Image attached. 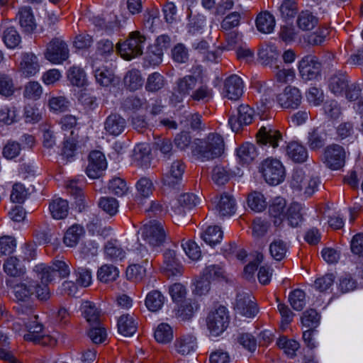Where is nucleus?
Segmentation results:
<instances>
[{
    "label": "nucleus",
    "mask_w": 363,
    "mask_h": 363,
    "mask_svg": "<svg viewBox=\"0 0 363 363\" xmlns=\"http://www.w3.org/2000/svg\"><path fill=\"white\" fill-rule=\"evenodd\" d=\"M224 149L223 138L216 133H211L203 139H196L191 146L193 156L201 162L220 157Z\"/></svg>",
    "instance_id": "f257e3e1"
},
{
    "label": "nucleus",
    "mask_w": 363,
    "mask_h": 363,
    "mask_svg": "<svg viewBox=\"0 0 363 363\" xmlns=\"http://www.w3.org/2000/svg\"><path fill=\"white\" fill-rule=\"evenodd\" d=\"M145 40V37L140 31H133L125 41L117 43L116 49L123 59L130 60L143 54Z\"/></svg>",
    "instance_id": "f03ea898"
},
{
    "label": "nucleus",
    "mask_w": 363,
    "mask_h": 363,
    "mask_svg": "<svg viewBox=\"0 0 363 363\" xmlns=\"http://www.w3.org/2000/svg\"><path fill=\"white\" fill-rule=\"evenodd\" d=\"M260 172L267 183L277 185L281 183L286 176L285 168L277 159L269 157L260 166Z\"/></svg>",
    "instance_id": "7ed1b4c3"
},
{
    "label": "nucleus",
    "mask_w": 363,
    "mask_h": 363,
    "mask_svg": "<svg viewBox=\"0 0 363 363\" xmlns=\"http://www.w3.org/2000/svg\"><path fill=\"white\" fill-rule=\"evenodd\" d=\"M229 323V316L227 308L219 306L212 310L206 318L207 328L212 336L217 337L223 333L227 328Z\"/></svg>",
    "instance_id": "20e7f679"
},
{
    "label": "nucleus",
    "mask_w": 363,
    "mask_h": 363,
    "mask_svg": "<svg viewBox=\"0 0 363 363\" xmlns=\"http://www.w3.org/2000/svg\"><path fill=\"white\" fill-rule=\"evenodd\" d=\"M319 184L317 177L306 176L305 172L300 169H294L290 180V186L297 192L303 191L306 196H311Z\"/></svg>",
    "instance_id": "39448f33"
},
{
    "label": "nucleus",
    "mask_w": 363,
    "mask_h": 363,
    "mask_svg": "<svg viewBox=\"0 0 363 363\" xmlns=\"http://www.w3.org/2000/svg\"><path fill=\"white\" fill-rule=\"evenodd\" d=\"M141 236L150 245L158 247L165 240V232L161 223L156 220L150 221L140 229Z\"/></svg>",
    "instance_id": "423d86ee"
},
{
    "label": "nucleus",
    "mask_w": 363,
    "mask_h": 363,
    "mask_svg": "<svg viewBox=\"0 0 363 363\" xmlns=\"http://www.w3.org/2000/svg\"><path fill=\"white\" fill-rule=\"evenodd\" d=\"M298 71L303 80H314L320 74L321 64L315 56L306 55L299 61Z\"/></svg>",
    "instance_id": "0eeeda50"
},
{
    "label": "nucleus",
    "mask_w": 363,
    "mask_h": 363,
    "mask_svg": "<svg viewBox=\"0 0 363 363\" xmlns=\"http://www.w3.org/2000/svg\"><path fill=\"white\" fill-rule=\"evenodd\" d=\"M325 164L331 169H340L345 165V152L339 145H331L326 147L324 152Z\"/></svg>",
    "instance_id": "6e6552de"
},
{
    "label": "nucleus",
    "mask_w": 363,
    "mask_h": 363,
    "mask_svg": "<svg viewBox=\"0 0 363 363\" xmlns=\"http://www.w3.org/2000/svg\"><path fill=\"white\" fill-rule=\"evenodd\" d=\"M186 165L182 160H176L168 167L163 176V184L169 188H175L182 182Z\"/></svg>",
    "instance_id": "1a4fd4ad"
},
{
    "label": "nucleus",
    "mask_w": 363,
    "mask_h": 363,
    "mask_svg": "<svg viewBox=\"0 0 363 363\" xmlns=\"http://www.w3.org/2000/svg\"><path fill=\"white\" fill-rule=\"evenodd\" d=\"M302 96L298 89L288 86L277 96V101L283 108L295 109L301 103Z\"/></svg>",
    "instance_id": "9d476101"
},
{
    "label": "nucleus",
    "mask_w": 363,
    "mask_h": 363,
    "mask_svg": "<svg viewBox=\"0 0 363 363\" xmlns=\"http://www.w3.org/2000/svg\"><path fill=\"white\" fill-rule=\"evenodd\" d=\"M235 310L247 318H254L258 313L257 306L252 300L251 294L245 292L238 294Z\"/></svg>",
    "instance_id": "9b49d317"
},
{
    "label": "nucleus",
    "mask_w": 363,
    "mask_h": 363,
    "mask_svg": "<svg viewBox=\"0 0 363 363\" xmlns=\"http://www.w3.org/2000/svg\"><path fill=\"white\" fill-rule=\"evenodd\" d=\"M45 57L52 63L60 64L69 57L67 44L58 39L52 40L47 47Z\"/></svg>",
    "instance_id": "f8f14e48"
},
{
    "label": "nucleus",
    "mask_w": 363,
    "mask_h": 363,
    "mask_svg": "<svg viewBox=\"0 0 363 363\" xmlns=\"http://www.w3.org/2000/svg\"><path fill=\"white\" fill-rule=\"evenodd\" d=\"M107 166L104 155L98 150L90 152L89 163L86 169L87 176L91 179H96L101 177Z\"/></svg>",
    "instance_id": "ddd939ff"
},
{
    "label": "nucleus",
    "mask_w": 363,
    "mask_h": 363,
    "mask_svg": "<svg viewBox=\"0 0 363 363\" xmlns=\"http://www.w3.org/2000/svg\"><path fill=\"white\" fill-rule=\"evenodd\" d=\"M254 116V110L248 105L242 104L238 108V115L231 116L228 119V123L234 132L241 130L242 125H247L252 123Z\"/></svg>",
    "instance_id": "4468645a"
},
{
    "label": "nucleus",
    "mask_w": 363,
    "mask_h": 363,
    "mask_svg": "<svg viewBox=\"0 0 363 363\" xmlns=\"http://www.w3.org/2000/svg\"><path fill=\"white\" fill-rule=\"evenodd\" d=\"M256 138L258 143L276 148L279 145V142L282 140V135L278 130L268 125L259 129Z\"/></svg>",
    "instance_id": "2eb2a0df"
},
{
    "label": "nucleus",
    "mask_w": 363,
    "mask_h": 363,
    "mask_svg": "<svg viewBox=\"0 0 363 363\" xmlns=\"http://www.w3.org/2000/svg\"><path fill=\"white\" fill-rule=\"evenodd\" d=\"M243 93V82L236 74L230 75L224 82L223 94L230 100H238Z\"/></svg>",
    "instance_id": "dca6fc26"
},
{
    "label": "nucleus",
    "mask_w": 363,
    "mask_h": 363,
    "mask_svg": "<svg viewBox=\"0 0 363 363\" xmlns=\"http://www.w3.org/2000/svg\"><path fill=\"white\" fill-rule=\"evenodd\" d=\"M214 203L218 215L222 218L231 216L235 213V199L228 194L214 198Z\"/></svg>",
    "instance_id": "f3484780"
},
{
    "label": "nucleus",
    "mask_w": 363,
    "mask_h": 363,
    "mask_svg": "<svg viewBox=\"0 0 363 363\" xmlns=\"http://www.w3.org/2000/svg\"><path fill=\"white\" fill-rule=\"evenodd\" d=\"M37 281L25 280L13 287V293L17 302L30 301V298L35 294Z\"/></svg>",
    "instance_id": "a211bd4d"
},
{
    "label": "nucleus",
    "mask_w": 363,
    "mask_h": 363,
    "mask_svg": "<svg viewBox=\"0 0 363 363\" xmlns=\"http://www.w3.org/2000/svg\"><path fill=\"white\" fill-rule=\"evenodd\" d=\"M197 347L196 338L191 334H184L177 337L174 343L175 351L181 355H187Z\"/></svg>",
    "instance_id": "6ab92c4d"
},
{
    "label": "nucleus",
    "mask_w": 363,
    "mask_h": 363,
    "mask_svg": "<svg viewBox=\"0 0 363 363\" xmlns=\"http://www.w3.org/2000/svg\"><path fill=\"white\" fill-rule=\"evenodd\" d=\"M104 125L108 135L118 136L125 130L126 121L119 114L111 113L106 118Z\"/></svg>",
    "instance_id": "aec40b11"
},
{
    "label": "nucleus",
    "mask_w": 363,
    "mask_h": 363,
    "mask_svg": "<svg viewBox=\"0 0 363 363\" xmlns=\"http://www.w3.org/2000/svg\"><path fill=\"white\" fill-rule=\"evenodd\" d=\"M164 270L168 277H178L183 273V267L176 258L174 250H167L164 253Z\"/></svg>",
    "instance_id": "412c9836"
},
{
    "label": "nucleus",
    "mask_w": 363,
    "mask_h": 363,
    "mask_svg": "<svg viewBox=\"0 0 363 363\" xmlns=\"http://www.w3.org/2000/svg\"><path fill=\"white\" fill-rule=\"evenodd\" d=\"M199 309L197 301L192 298H186L177 304L174 308L175 315L182 320L190 319Z\"/></svg>",
    "instance_id": "4be33fe9"
},
{
    "label": "nucleus",
    "mask_w": 363,
    "mask_h": 363,
    "mask_svg": "<svg viewBox=\"0 0 363 363\" xmlns=\"http://www.w3.org/2000/svg\"><path fill=\"white\" fill-rule=\"evenodd\" d=\"M199 201V199L192 193L182 194L177 200V206L172 207L174 212L178 216H184L186 211L195 207Z\"/></svg>",
    "instance_id": "5701e85b"
},
{
    "label": "nucleus",
    "mask_w": 363,
    "mask_h": 363,
    "mask_svg": "<svg viewBox=\"0 0 363 363\" xmlns=\"http://www.w3.org/2000/svg\"><path fill=\"white\" fill-rule=\"evenodd\" d=\"M13 309L18 318L22 320L23 323L30 320L36 322V318H38L35 306L30 301L17 302L13 306Z\"/></svg>",
    "instance_id": "b1692460"
},
{
    "label": "nucleus",
    "mask_w": 363,
    "mask_h": 363,
    "mask_svg": "<svg viewBox=\"0 0 363 363\" xmlns=\"http://www.w3.org/2000/svg\"><path fill=\"white\" fill-rule=\"evenodd\" d=\"M84 186V182L83 181L76 179L70 180L66 184L68 193L74 197L76 205L79 211L84 209L86 206L85 197L83 194Z\"/></svg>",
    "instance_id": "393cba45"
},
{
    "label": "nucleus",
    "mask_w": 363,
    "mask_h": 363,
    "mask_svg": "<svg viewBox=\"0 0 363 363\" xmlns=\"http://www.w3.org/2000/svg\"><path fill=\"white\" fill-rule=\"evenodd\" d=\"M348 84L347 77L342 72L333 74L328 80L329 89L337 96H342L344 94Z\"/></svg>",
    "instance_id": "a878e982"
},
{
    "label": "nucleus",
    "mask_w": 363,
    "mask_h": 363,
    "mask_svg": "<svg viewBox=\"0 0 363 363\" xmlns=\"http://www.w3.org/2000/svg\"><path fill=\"white\" fill-rule=\"evenodd\" d=\"M39 70L37 57L33 53H24L20 63V71L26 77L35 75Z\"/></svg>",
    "instance_id": "bb28decb"
},
{
    "label": "nucleus",
    "mask_w": 363,
    "mask_h": 363,
    "mask_svg": "<svg viewBox=\"0 0 363 363\" xmlns=\"http://www.w3.org/2000/svg\"><path fill=\"white\" fill-rule=\"evenodd\" d=\"M69 209L68 201L61 198L52 199L49 204L51 216L56 220L65 219L68 215Z\"/></svg>",
    "instance_id": "cd10ccee"
},
{
    "label": "nucleus",
    "mask_w": 363,
    "mask_h": 363,
    "mask_svg": "<svg viewBox=\"0 0 363 363\" xmlns=\"http://www.w3.org/2000/svg\"><path fill=\"white\" fill-rule=\"evenodd\" d=\"M137 324L133 315L124 314L118 319V330L124 336H132L136 332Z\"/></svg>",
    "instance_id": "c85d7f7f"
},
{
    "label": "nucleus",
    "mask_w": 363,
    "mask_h": 363,
    "mask_svg": "<svg viewBox=\"0 0 363 363\" xmlns=\"http://www.w3.org/2000/svg\"><path fill=\"white\" fill-rule=\"evenodd\" d=\"M286 202L283 198H276L269 206V214L274 218V223L276 225H280L285 218L286 211H285Z\"/></svg>",
    "instance_id": "c756f323"
},
{
    "label": "nucleus",
    "mask_w": 363,
    "mask_h": 363,
    "mask_svg": "<svg viewBox=\"0 0 363 363\" xmlns=\"http://www.w3.org/2000/svg\"><path fill=\"white\" fill-rule=\"evenodd\" d=\"M285 218L287 219L289 225L293 228L299 226L303 221V207L298 203H293L286 210Z\"/></svg>",
    "instance_id": "7c9ffc66"
},
{
    "label": "nucleus",
    "mask_w": 363,
    "mask_h": 363,
    "mask_svg": "<svg viewBox=\"0 0 363 363\" xmlns=\"http://www.w3.org/2000/svg\"><path fill=\"white\" fill-rule=\"evenodd\" d=\"M81 310L84 318L89 325L101 323V311L96 307L94 303L88 301H84L82 304Z\"/></svg>",
    "instance_id": "2f4dec72"
},
{
    "label": "nucleus",
    "mask_w": 363,
    "mask_h": 363,
    "mask_svg": "<svg viewBox=\"0 0 363 363\" xmlns=\"http://www.w3.org/2000/svg\"><path fill=\"white\" fill-rule=\"evenodd\" d=\"M19 23L23 30L32 33L36 28L34 16L30 7H23L18 11Z\"/></svg>",
    "instance_id": "473e14b6"
},
{
    "label": "nucleus",
    "mask_w": 363,
    "mask_h": 363,
    "mask_svg": "<svg viewBox=\"0 0 363 363\" xmlns=\"http://www.w3.org/2000/svg\"><path fill=\"white\" fill-rule=\"evenodd\" d=\"M275 26L274 16L267 11L259 13L256 18V26L259 32L270 33Z\"/></svg>",
    "instance_id": "72a5a7b5"
},
{
    "label": "nucleus",
    "mask_w": 363,
    "mask_h": 363,
    "mask_svg": "<svg viewBox=\"0 0 363 363\" xmlns=\"http://www.w3.org/2000/svg\"><path fill=\"white\" fill-rule=\"evenodd\" d=\"M286 154L295 162H303L308 157L304 146L297 142H291L286 147Z\"/></svg>",
    "instance_id": "f704fd0d"
},
{
    "label": "nucleus",
    "mask_w": 363,
    "mask_h": 363,
    "mask_svg": "<svg viewBox=\"0 0 363 363\" xmlns=\"http://www.w3.org/2000/svg\"><path fill=\"white\" fill-rule=\"evenodd\" d=\"M106 257L113 262L123 260L125 257V250L120 246L117 240H111L104 247Z\"/></svg>",
    "instance_id": "c9c22d12"
},
{
    "label": "nucleus",
    "mask_w": 363,
    "mask_h": 363,
    "mask_svg": "<svg viewBox=\"0 0 363 363\" xmlns=\"http://www.w3.org/2000/svg\"><path fill=\"white\" fill-rule=\"evenodd\" d=\"M4 272L11 277H20L25 274L26 268L16 257H9L4 264Z\"/></svg>",
    "instance_id": "e433bc0d"
},
{
    "label": "nucleus",
    "mask_w": 363,
    "mask_h": 363,
    "mask_svg": "<svg viewBox=\"0 0 363 363\" xmlns=\"http://www.w3.org/2000/svg\"><path fill=\"white\" fill-rule=\"evenodd\" d=\"M26 328V333L23 335L26 341L35 342L38 340V337L43 333V326L36 318V322L30 320L23 323Z\"/></svg>",
    "instance_id": "4c0bfd02"
},
{
    "label": "nucleus",
    "mask_w": 363,
    "mask_h": 363,
    "mask_svg": "<svg viewBox=\"0 0 363 363\" xmlns=\"http://www.w3.org/2000/svg\"><path fill=\"white\" fill-rule=\"evenodd\" d=\"M74 131H71L72 137L65 139L61 150L62 156L67 161H71L76 155L78 149L77 138L74 137Z\"/></svg>",
    "instance_id": "58836bf2"
},
{
    "label": "nucleus",
    "mask_w": 363,
    "mask_h": 363,
    "mask_svg": "<svg viewBox=\"0 0 363 363\" xmlns=\"http://www.w3.org/2000/svg\"><path fill=\"white\" fill-rule=\"evenodd\" d=\"M206 26V17L200 13L193 14L190 11L188 14L187 30L189 33H201Z\"/></svg>",
    "instance_id": "ea45409f"
},
{
    "label": "nucleus",
    "mask_w": 363,
    "mask_h": 363,
    "mask_svg": "<svg viewBox=\"0 0 363 363\" xmlns=\"http://www.w3.org/2000/svg\"><path fill=\"white\" fill-rule=\"evenodd\" d=\"M318 23V18L312 12L306 10L302 11L298 16L297 24L303 30H311Z\"/></svg>",
    "instance_id": "a19ab883"
},
{
    "label": "nucleus",
    "mask_w": 363,
    "mask_h": 363,
    "mask_svg": "<svg viewBox=\"0 0 363 363\" xmlns=\"http://www.w3.org/2000/svg\"><path fill=\"white\" fill-rule=\"evenodd\" d=\"M223 231L217 225L208 226L201 234L203 240L210 246H213L219 243L223 238Z\"/></svg>",
    "instance_id": "79ce46f5"
},
{
    "label": "nucleus",
    "mask_w": 363,
    "mask_h": 363,
    "mask_svg": "<svg viewBox=\"0 0 363 363\" xmlns=\"http://www.w3.org/2000/svg\"><path fill=\"white\" fill-rule=\"evenodd\" d=\"M145 306L152 312H157L161 309L164 303V296L157 290L149 292L145 298Z\"/></svg>",
    "instance_id": "37998d69"
},
{
    "label": "nucleus",
    "mask_w": 363,
    "mask_h": 363,
    "mask_svg": "<svg viewBox=\"0 0 363 363\" xmlns=\"http://www.w3.org/2000/svg\"><path fill=\"white\" fill-rule=\"evenodd\" d=\"M237 155L242 163L250 164L257 157V152L253 144L246 143L238 148Z\"/></svg>",
    "instance_id": "c03bdc74"
},
{
    "label": "nucleus",
    "mask_w": 363,
    "mask_h": 363,
    "mask_svg": "<svg viewBox=\"0 0 363 363\" xmlns=\"http://www.w3.org/2000/svg\"><path fill=\"white\" fill-rule=\"evenodd\" d=\"M84 234V229L79 225H73L67 229L64 236V243L67 247H74Z\"/></svg>",
    "instance_id": "a18cd8bd"
},
{
    "label": "nucleus",
    "mask_w": 363,
    "mask_h": 363,
    "mask_svg": "<svg viewBox=\"0 0 363 363\" xmlns=\"http://www.w3.org/2000/svg\"><path fill=\"white\" fill-rule=\"evenodd\" d=\"M124 84L130 91H135L143 85V78L139 70L133 69L129 70L124 77Z\"/></svg>",
    "instance_id": "49530a36"
},
{
    "label": "nucleus",
    "mask_w": 363,
    "mask_h": 363,
    "mask_svg": "<svg viewBox=\"0 0 363 363\" xmlns=\"http://www.w3.org/2000/svg\"><path fill=\"white\" fill-rule=\"evenodd\" d=\"M326 134L319 128H314L308 135V145L313 150H317L325 145Z\"/></svg>",
    "instance_id": "de8ad7c7"
},
{
    "label": "nucleus",
    "mask_w": 363,
    "mask_h": 363,
    "mask_svg": "<svg viewBox=\"0 0 363 363\" xmlns=\"http://www.w3.org/2000/svg\"><path fill=\"white\" fill-rule=\"evenodd\" d=\"M288 251L287 243L281 239H274L269 245V252L272 257L277 260H282Z\"/></svg>",
    "instance_id": "09e8293b"
},
{
    "label": "nucleus",
    "mask_w": 363,
    "mask_h": 363,
    "mask_svg": "<svg viewBox=\"0 0 363 363\" xmlns=\"http://www.w3.org/2000/svg\"><path fill=\"white\" fill-rule=\"evenodd\" d=\"M33 272L42 284H48L52 281L55 277L52 265L48 266L43 263L38 264L34 267Z\"/></svg>",
    "instance_id": "8fccbe9b"
},
{
    "label": "nucleus",
    "mask_w": 363,
    "mask_h": 363,
    "mask_svg": "<svg viewBox=\"0 0 363 363\" xmlns=\"http://www.w3.org/2000/svg\"><path fill=\"white\" fill-rule=\"evenodd\" d=\"M213 98V90L207 84H201L199 86L190 94V99L193 101L208 103Z\"/></svg>",
    "instance_id": "3c124183"
},
{
    "label": "nucleus",
    "mask_w": 363,
    "mask_h": 363,
    "mask_svg": "<svg viewBox=\"0 0 363 363\" xmlns=\"http://www.w3.org/2000/svg\"><path fill=\"white\" fill-rule=\"evenodd\" d=\"M119 272L118 269L111 264H104L101 266L97 272V277L102 282H109L115 281L118 277Z\"/></svg>",
    "instance_id": "603ef678"
},
{
    "label": "nucleus",
    "mask_w": 363,
    "mask_h": 363,
    "mask_svg": "<svg viewBox=\"0 0 363 363\" xmlns=\"http://www.w3.org/2000/svg\"><path fill=\"white\" fill-rule=\"evenodd\" d=\"M134 158L138 165L147 168L150 164V149L145 145H138L134 150Z\"/></svg>",
    "instance_id": "864d4df0"
},
{
    "label": "nucleus",
    "mask_w": 363,
    "mask_h": 363,
    "mask_svg": "<svg viewBox=\"0 0 363 363\" xmlns=\"http://www.w3.org/2000/svg\"><path fill=\"white\" fill-rule=\"evenodd\" d=\"M203 277L208 280L218 281L225 278V271L220 264H210L203 270Z\"/></svg>",
    "instance_id": "5fc2aeb1"
},
{
    "label": "nucleus",
    "mask_w": 363,
    "mask_h": 363,
    "mask_svg": "<svg viewBox=\"0 0 363 363\" xmlns=\"http://www.w3.org/2000/svg\"><path fill=\"white\" fill-rule=\"evenodd\" d=\"M196 78L192 75H186L177 82V91L180 94L189 95L196 85Z\"/></svg>",
    "instance_id": "6e6d98bb"
},
{
    "label": "nucleus",
    "mask_w": 363,
    "mask_h": 363,
    "mask_svg": "<svg viewBox=\"0 0 363 363\" xmlns=\"http://www.w3.org/2000/svg\"><path fill=\"white\" fill-rule=\"evenodd\" d=\"M138 200L149 197L154 191V186L150 179L146 177L141 178L136 184Z\"/></svg>",
    "instance_id": "4d7b16f0"
},
{
    "label": "nucleus",
    "mask_w": 363,
    "mask_h": 363,
    "mask_svg": "<svg viewBox=\"0 0 363 363\" xmlns=\"http://www.w3.org/2000/svg\"><path fill=\"white\" fill-rule=\"evenodd\" d=\"M329 35L328 29L319 28L315 32L308 34L303 37L304 41L312 46L320 45Z\"/></svg>",
    "instance_id": "13d9d810"
},
{
    "label": "nucleus",
    "mask_w": 363,
    "mask_h": 363,
    "mask_svg": "<svg viewBox=\"0 0 363 363\" xmlns=\"http://www.w3.org/2000/svg\"><path fill=\"white\" fill-rule=\"evenodd\" d=\"M173 337V330L167 323H160L155 331V338L160 343L170 342Z\"/></svg>",
    "instance_id": "bf43d9fd"
},
{
    "label": "nucleus",
    "mask_w": 363,
    "mask_h": 363,
    "mask_svg": "<svg viewBox=\"0 0 363 363\" xmlns=\"http://www.w3.org/2000/svg\"><path fill=\"white\" fill-rule=\"evenodd\" d=\"M277 344L279 348L284 350V353L290 358H294L296 356V352L299 348V343L297 341L289 340L284 336L280 337Z\"/></svg>",
    "instance_id": "052dcab7"
},
{
    "label": "nucleus",
    "mask_w": 363,
    "mask_h": 363,
    "mask_svg": "<svg viewBox=\"0 0 363 363\" xmlns=\"http://www.w3.org/2000/svg\"><path fill=\"white\" fill-rule=\"evenodd\" d=\"M3 40L9 48H16L21 42V38L13 27L6 28L3 33Z\"/></svg>",
    "instance_id": "680f3d73"
},
{
    "label": "nucleus",
    "mask_w": 363,
    "mask_h": 363,
    "mask_svg": "<svg viewBox=\"0 0 363 363\" xmlns=\"http://www.w3.org/2000/svg\"><path fill=\"white\" fill-rule=\"evenodd\" d=\"M248 206L254 211L261 212L267 206L264 196L258 191L252 192L247 197Z\"/></svg>",
    "instance_id": "e2e57ef3"
},
{
    "label": "nucleus",
    "mask_w": 363,
    "mask_h": 363,
    "mask_svg": "<svg viewBox=\"0 0 363 363\" xmlns=\"http://www.w3.org/2000/svg\"><path fill=\"white\" fill-rule=\"evenodd\" d=\"M67 78L74 86H82L86 83V74L84 71L76 66L69 68L67 72Z\"/></svg>",
    "instance_id": "0e129e2a"
},
{
    "label": "nucleus",
    "mask_w": 363,
    "mask_h": 363,
    "mask_svg": "<svg viewBox=\"0 0 363 363\" xmlns=\"http://www.w3.org/2000/svg\"><path fill=\"white\" fill-rule=\"evenodd\" d=\"M91 328L88 333V335L94 344L103 343L107 337L106 329L102 326L101 323L90 325Z\"/></svg>",
    "instance_id": "69168bd1"
},
{
    "label": "nucleus",
    "mask_w": 363,
    "mask_h": 363,
    "mask_svg": "<svg viewBox=\"0 0 363 363\" xmlns=\"http://www.w3.org/2000/svg\"><path fill=\"white\" fill-rule=\"evenodd\" d=\"M279 11L286 21L294 18L298 11L296 2L294 0H284L279 6Z\"/></svg>",
    "instance_id": "338daca9"
},
{
    "label": "nucleus",
    "mask_w": 363,
    "mask_h": 363,
    "mask_svg": "<svg viewBox=\"0 0 363 363\" xmlns=\"http://www.w3.org/2000/svg\"><path fill=\"white\" fill-rule=\"evenodd\" d=\"M230 174L229 170L223 166L216 165L211 172V179L215 184L221 186L227 183L230 179Z\"/></svg>",
    "instance_id": "774afa93"
}]
</instances>
